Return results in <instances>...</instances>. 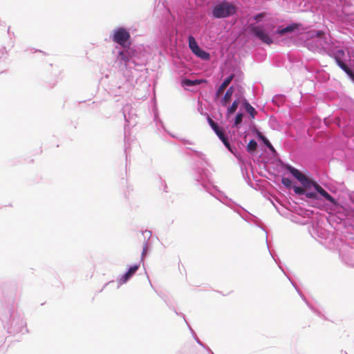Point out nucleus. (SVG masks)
<instances>
[{
    "mask_svg": "<svg viewBox=\"0 0 354 354\" xmlns=\"http://www.w3.org/2000/svg\"><path fill=\"white\" fill-rule=\"evenodd\" d=\"M285 168L301 184L302 187L293 186V190L296 194L305 195L310 199H318V194L325 198L335 205H339L337 202L325 189H324L316 181L308 178L299 169L287 165Z\"/></svg>",
    "mask_w": 354,
    "mask_h": 354,
    "instance_id": "nucleus-1",
    "label": "nucleus"
},
{
    "mask_svg": "<svg viewBox=\"0 0 354 354\" xmlns=\"http://www.w3.org/2000/svg\"><path fill=\"white\" fill-rule=\"evenodd\" d=\"M236 12V8L232 3L223 1L216 4L212 10V15L214 18H226L234 15Z\"/></svg>",
    "mask_w": 354,
    "mask_h": 354,
    "instance_id": "nucleus-2",
    "label": "nucleus"
},
{
    "mask_svg": "<svg viewBox=\"0 0 354 354\" xmlns=\"http://www.w3.org/2000/svg\"><path fill=\"white\" fill-rule=\"evenodd\" d=\"M130 38L129 32L124 28H118L114 30L113 41L124 48L130 46Z\"/></svg>",
    "mask_w": 354,
    "mask_h": 354,
    "instance_id": "nucleus-3",
    "label": "nucleus"
},
{
    "mask_svg": "<svg viewBox=\"0 0 354 354\" xmlns=\"http://www.w3.org/2000/svg\"><path fill=\"white\" fill-rule=\"evenodd\" d=\"M189 47L191 49L192 52L197 57L201 58L203 60H209L210 58V55L208 53L205 52L203 49H201L195 38L193 36H189Z\"/></svg>",
    "mask_w": 354,
    "mask_h": 354,
    "instance_id": "nucleus-4",
    "label": "nucleus"
},
{
    "mask_svg": "<svg viewBox=\"0 0 354 354\" xmlns=\"http://www.w3.org/2000/svg\"><path fill=\"white\" fill-rule=\"evenodd\" d=\"M251 32L259 39L261 40L262 42L271 44L272 43V39L270 37V36L265 32L264 29L261 26H251L250 27Z\"/></svg>",
    "mask_w": 354,
    "mask_h": 354,
    "instance_id": "nucleus-5",
    "label": "nucleus"
},
{
    "mask_svg": "<svg viewBox=\"0 0 354 354\" xmlns=\"http://www.w3.org/2000/svg\"><path fill=\"white\" fill-rule=\"evenodd\" d=\"M139 266L138 265H134L133 266H131L127 272H126L120 279V282L122 283H126L138 270Z\"/></svg>",
    "mask_w": 354,
    "mask_h": 354,
    "instance_id": "nucleus-6",
    "label": "nucleus"
},
{
    "mask_svg": "<svg viewBox=\"0 0 354 354\" xmlns=\"http://www.w3.org/2000/svg\"><path fill=\"white\" fill-rule=\"evenodd\" d=\"M234 77V75L232 74L223 81V82L221 84V86L218 87V88L216 91V95L217 97H218L221 94H223L225 89L227 88V86L230 84V82L233 80Z\"/></svg>",
    "mask_w": 354,
    "mask_h": 354,
    "instance_id": "nucleus-7",
    "label": "nucleus"
},
{
    "mask_svg": "<svg viewBox=\"0 0 354 354\" xmlns=\"http://www.w3.org/2000/svg\"><path fill=\"white\" fill-rule=\"evenodd\" d=\"M205 80H191L188 79H185L182 80L181 84L183 86H197L201 84L203 82H205Z\"/></svg>",
    "mask_w": 354,
    "mask_h": 354,
    "instance_id": "nucleus-8",
    "label": "nucleus"
},
{
    "mask_svg": "<svg viewBox=\"0 0 354 354\" xmlns=\"http://www.w3.org/2000/svg\"><path fill=\"white\" fill-rule=\"evenodd\" d=\"M234 93V88L230 86L226 91L224 97L222 99V104L223 106H226L227 104L230 102L231 97Z\"/></svg>",
    "mask_w": 354,
    "mask_h": 354,
    "instance_id": "nucleus-9",
    "label": "nucleus"
},
{
    "mask_svg": "<svg viewBox=\"0 0 354 354\" xmlns=\"http://www.w3.org/2000/svg\"><path fill=\"white\" fill-rule=\"evenodd\" d=\"M243 106L246 110V111L250 114L252 119H254L257 112L254 109V108L251 106L247 101L243 102Z\"/></svg>",
    "mask_w": 354,
    "mask_h": 354,
    "instance_id": "nucleus-10",
    "label": "nucleus"
},
{
    "mask_svg": "<svg viewBox=\"0 0 354 354\" xmlns=\"http://www.w3.org/2000/svg\"><path fill=\"white\" fill-rule=\"evenodd\" d=\"M299 25L297 24H292L284 28H282L281 30H278V33L280 35H284L287 32H292L296 30L299 27Z\"/></svg>",
    "mask_w": 354,
    "mask_h": 354,
    "instance_id": "nucleus-11",
    "label": "nucleus"
},
{
    "mask_svg": "<svg viewBox=\"0 0 354 354\" xmlns=\"http://www.w3.org/2000/svg\"><path fill=\"white\" fill-rule=\"evenodd\" d=\"M257 135L258 137L263 142V143L269 148L270 150L272 151H275L270 141L261 132H258Z\"/></svg>",
    "mask_w": 354,
    "mask_h": 354,
    "instance_id": "nucleus-12",
    "label": "nucleus"
},
{
    "mask_svg": "<svg viewBox=\"0 0 354 354\" xmlns=\"http://www.w3.org/2000/svg\"><path fill=\"white\" fill-rule=\"evenodd\" d=\"M208 122L211 127L213 129L216 134L218 136L223 133V131L220 129L218 126L214 121H213L210 118H208Z\"/></svg>",
    "mask_w": 354,
    "mask_h": 354,
    "instance_id": "nucleus-13",
    "label": "nucleus"
},
{
    "mask_svg": "<svg viewBox=\"0 0 354 354\" xmlns=\"http://www.w3.org/2000/svg\"><path fill=\"white\" fill-rule=\"evenodd\" d=\"M239 104V100H234L232 102V105L228 107L227 111V114L231 115L233 113H234L236 111V110L237 109Z\"/></svg>",
    "mask_w": 354,
    "mask_h": 354,
    "instance_id": "nucleus-14",
    "label": "nucleus"
},
{
    "mask_svg": "<svg viewBox=\"0 0 354 354\" xmlns=\"http://www.w3.org/2000/svg\"><path fill=\"white\" fill-rule=\"evenodd\" d=\"M257 143L254 140H251L247 146V149L249 152H253L257 149Z\"/></svg>",
    "mask_w": 354,
    "mask_h": 354,
    "instance_id": "nucleus-15",
    "label": "nucleus"
},
{
    "mask_svg": "<svg viewBox=\"0 0 354 354\" xmlns=\"http://www.w3.org/2000/svg\"><path fill=\"white\" fill-rule=\"evenodd\" d=\"M220 140L223 142L224 145L229 149H230V144L228 141L227 138L225 136L224 133L223 132L221 135L218 136Z\"/></svg>",
    "mask_w": 354,
    "mask_h": 354,
    "instance_id": "nucleus-16",
    "label": "nucleus"
},
{
    "mask_svg": "<svg viewBox=\"0 0 354 354\" xmlns=\"http://www.w3.org/2000/svg\"><path fill=\"white\" fill-rule=\"evenodd\" d=\"M220 140L223 142L224 145L229 149H230V144L228 141L227 138L225 136L224 133L223 132L221 135L218 136Z\"/></svg>",
    "mask_w": 354,
    "mask_h": 354,
    "instance_id": "nucleus-17",
    "label": "nucleus"
},
{
    "mask_svg": "<svg viewBox=\"0 0 354 354\" xmlns=\"http://www.w3.org/2000/svg\"><path fill=\"white\" fill-rule=\"evenodd\" d=\"M281 183L287 188H290L292 185V181L288 178H283Z\"/></svg>",
    "mask_w": 354,
    "mask_h": 354,
    "instance_id": "nucleus-18",
    "label": "nucleus"
},
{
    "mask_svg": "<svg viewBox=\"0 0 354 354\" xmlns=\"http://www.w3.org/2000/svg\"><path fill=\"white\" fill-rule=\"evenodd\" d=\"M243 115L242 113H238L235 118L234 126L237 127L241 122Z\"/></svg>",
    "mask_w": 354,
    "mask_h": 354,
    "instance_id": "nucleus-19",
    "label": "nucleus"
},
{
    "mask_svg": "<svg viewBox=\"0 0 354 354\" xmlns=\"http://www.w3.org/2000/svg\"><path fill=\"white\" fill-rule=\"evenodd\" d=\"M335 60L337 65L343 70L347 66L344 62H343L340 58L335 57Z\"/></svg>",
    "mask_w": 354,
    "mask_h": 354,
    "instance_id": "nucleus-20",
    "label": "nucleus"
},
{
    "mask_svg": "<svg viewBox=\"0 0 354 354\" xmlns=\"http://www.w3.org/2000/svg\"><path fill=\"white\" fill-rule=\"evenodd\" d=\"M335 60L337 65L343 70L347 66L344 62H343L340 58L335 57Z\"/></svg>",
    "mask_w": 354,
    "mask_h": 354,
    "instance_id": "nucleus-21",
    "label": "nucleus"
},
{
    "mask_svg": "<svg viewBox=\"0 0 354 354\" xmlns=\"http://www.w3.org/2000/svg\"><path fill=\"white\" fill-rule=\"evenodd\" d=\"M119 57L121 60L124 61L125 63L129 61V57L126 55V54L123 51H121L119 53Z\"/></svg>",
    "mask_w": 354,
    "mask_h": 354,
    "instance_id": "nucleus-22",
    "label": "nucleus"
},
{
    "mask_svg": "<svg viewBox=\"0 0 354 354\" xmlns=\"http://www.w3.org/2000/svg\"><path fill=\"white\" fill-rule=\"evenodd\" d=\"M343 71L348 74L353 80L354 79V73L352 71L346 66V68L343 69Z\"/></svg>",
    "mask_w": 354,
    "mask_h": 354,
    "instance_id": "nucleus-23",
    "label": "nucleus"
},
{
    "mask_svg": "<svg viewBox=\"0 0 354 354\" xmlns=\"http://www.w3.org/2000/svg\"><path fill=\"white\" fill-rule=\"evenodd\" d=\"M343 71L348 74L353 80L354 79V73L352 71L346 66V68L343 69Z\"/></svg>",
    "mask_w": 354,
    "mask_h": 354,
    "instance_id": "nucleus-24",
    "label": "nucleus"
},
{
    "mask_svg": "<svg viewBox=\"0 0 354 354\" xmlns=\"http://www.w3.org/2000/svg\"><path fill=\"white\" fill-rule=\"evenodd\" d=\"M343 71L348 74L353 80L354 79V73L352 71L346 66V68L343 69Z\"/></svg>",
    "mask_w": 354,
    "mask_h": 354,
    "instance_id": "nucleus-25",
    "label": "nucleus"
},
{
    "mask_svg": "<svg viewBox=\"0 0 354 354\" xmlns=\"http://www.w3.org/2000/svg\"><path fill=\"white\" fill-rule=\"evenodd\" d=\"M263 17V13H261V14H259L257 15L256 17H255V19L259 21L260 20L262 17Z\"/></svg>",
    "mask_w": 354,
    "mask_h": 354,
    "instance_id": "nucleus-26",
    "label": "nucleus"
},
{
    "mask_svg": "<svg viewBox=\"0 0 354 354\" xmlns=\"http://www.w3.org/2000/svg\"><path fill=\"white\" fill-rule=\"evenodd\" d=\"M324 32L321 30L317 31L316 36L317 37H322L323 35Z\"/></svg>",
    "mask_w": 354,
    "mask_h": 354,
    "instance_id": "nucleus-27",
    "label": "nucleus"
},
{
    "mask_svg": "<svg viewBox=\"0 0 354 354\" xmlns=\"http://www.w3.org/2000/svg\"><path fill=\"white\" fill-rule=\"evenodd\" d=\"M147 251V247H145L143 249L142 254H144Z\"/></svg>",
    "mask_w": 354,
    "mask_h": 354,
    "instance_id": "nucleus-28",
    "label": "nucleus"
},
{
    "mask_svg": "<svg viewBox=\"0 0 354 354\" xmlns=\"http://www.w3.org/2000/svg\"><path fill=\"white\" fill-rule=\"evenodd\" d=\"M353 81H354V78H353Z\"/></svg>",
    "mask_w": 354,
    "mask_h": 354,
    "instance_id": "nucleus-29",
    "label": "nucleus"
}]
</instances>
